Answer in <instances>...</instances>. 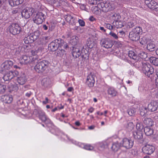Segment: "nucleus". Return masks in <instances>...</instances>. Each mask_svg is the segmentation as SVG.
Here are the masks:
<instances>
[{
	"label": "nucleus",
	"mask_w": 158,
	"mask_h": 158,
	"mask_svg": "<svg viewBox=\"0 0 158 158\" xmlns=\"http://www.w3.org/2000/svg\"><path fill=\"white\" fill-rule=\"evenodd\" d=\"M138 63L140 65L142 64V69L145 74L149 77L152 80L154 79V69L148 63L142 62L138 61L136 62V64Z\"/></svg>",
	"instance_id": "f257e3e1"
},
{
	"label": "nucleus",
	"mask_w": 158,
	"mask_h": 158,
	"mask_svg": "<svg viewBox=\"0 0 158 158\" xmlns=\"http://www.w3.org/2000/svg\"><path fill=\"white\" fill-rule=\"evenodd\" d=\"M60 47H62L63 48H66L68 47L67 43L63 40L59 38L51 42L48 45V48L51 51H55L57 50Z\"/></svg>",
	"instance_id": "f03ea898"
},
{
	"label": "nucleus",
	"mask_w": 158,
	"mask_h": 158,
	"mask_svg": "<svg viewBox=\"0 0 158 158\" xmlns=\"http://www.w3.org/2000/svg\"><path fill=\"white\" fill-rule=\"evenodd\" d=\"M116 3L112 1L109 2H101L97 5V6L104 12H106L113 10L115 8Z\"/></svg>",
	"instance_id": "7ed1b4c3"
},
{
	"label": "nucleus",
	"mask_w": 158,
	"mask_h": 158,
	"mask_svg": "<svg viewBox=\"0 0 158 158\" xmlns=\"http://www.w3.org/2000/svg\"><path fill=\"white\" fill-rule=\"evenodd\" d=\"M143 30L142 27L138 26L133 29L129 34L130 38L133 41H137L140 37V35L142 34Z\"/></svg>",
	"instance_id": "20e7f679"
},
{
	"label": "nucleus",
	"mask_w": 158,
	"mask_h": 158,
	"mask_svg": "<svg viewBox=\"0 0 158 158\" xmlns=\"http://www.w3.org/2000/svg\"><path fill=\"white\" fill-rule=\"evenodd\" d=\"M37 63L34 67V69L39 73H42L48 69L49 65V63L48 61L43 60Z\"/></svg>",
	"instance_id": "39448f33"
},
{
	"label": "nucleus",
	"mask_w": 158,
	"mask_h": 158,
	"mask_svg": "<svg viewBox=\"0 0 158 158\" xmlns=\"http://www.w3.org/2000/svg\"><path fill=\"white\" fill-rule=\"evenodd\" d=\"M22 62L25 64H34L38 61V58L37 56H27L24 55L21 59Z\"/></svg>",
	"instance_id": "423d86ee"
},
{
	"label": "nucleus",
	"mask_w": 158,
	"mask_h": 158,
	"mask_svg": "<svg viewBox=\"0 0 158 158\" xmlns=\"http://www.w3.org/2000/svg\"><path fill=\"white\" fill-rule=\"evenodd\" d=\"M44 14L42 12H38L34 15L33 21L37 24H41L44 19Z\"/></svg>",
	"instance_id": "0eeeda50"
},
{
	"label": "nucleus",
	"mask_w": 158,
	"mask_h": 158,
	"mask_svg": "<svg viewBox=\"0 0 158 158\" xmlns=\"http://www.w3.org/2000/svg\"><path fill=\"white\" fill-rule=\"evenodd\" d=\"M13 65V62L10 60H7L4 61L1 65L2 69L0 70V76H1V74H3L5 73V70L10 69Z\"/></svg>",
	"instance_id": "6e6552de"
},
{
	"label": "nucleus",
	"mask_w": 158,
	"mask_h": 158,
	"mask_svg": "<svg viewBox=\"0 0 158 158\" xmlns=\"http://www.w3.org/2000/svg\"><path fill=\"white\" fill-rule=\"evenodd\" d=\"M19 73L17 71H10L7 72L2 77L4 81H8L11 80L14 77L17 76Z\"/></svg>",
	"instance_id": "1a4fd4ad"
},
{
	"label": "nucleus",
	"mask_w": 158,
	"mask_h": 158,
	"mask_svg": "<svg viewBox=\"0 0 158 158\" xmlns=\"http://www.w3.org/2000/svg\"><path fill=\"white\" fill-rule=\"evenodd\" d=\"M100 44L102 47L106 48H111L113 43L111 40L108 38H102L100 41Z\"/></svg>",
	"instance_id": "9d476101"
},
{
	"label": "nucleus",
	"mask_w": 158,
	"mask_h": 158,
	"mask_svg": "<svg viewBox=\"0 0 158 158\" xmlns=\"http://www.w3.org/2000/svg\"><path fill=\"white\" fill-rule=\"evenodd\" d=\"M33 11L32 8L27 7L23 10L21 12L22 16L25 19H28L32 15Z\"/></svg>",
	"instance_id": "9b49d317"
},
{
	"label": "nucleus",
	"mask_w": 158,
	"mask_h": 158,
	"mask_svg": "<svg viewBox=\"0 0 158 158\" xmlns=\"http://www.w3.org/2000/svg\"><path fill=\"white\" fill-rule=\"evenodd\" d=\"M40 119L43 122H45L46 124H48L51 123V121L48 118H47L45 113L43 110L40 109L36 110Z\"/></svg>",
	"instance_id": "f8f14e48"
},
{
	"label": "nucleus",
	"mask_w": 158,
	"mask_h": 158,
	"mask_svg": "<svg viewBox=\"0 0 158 158\" xmlns=\"http://www.w3.org/2000/svg\"><path fill=\"white\" fill-rule=\"evenodd\" d=\"M10 32L13 35L19 33L21 31V27L17 24L13 23L9 27Z\"/></svg>",
	"instance_id": "ddd939ff"
},
{
	"label": "nucleus",
	"mask_w": 158,
	"mask_h": 158,
	"mask_svg": "<svg viewBox=\"0 0 158 158\" xmlns=\"http://www.w3.org/2000/svg\"><path fill=\"white\" fill-rule=\"evenodd\" d=\"M122 146L127 149H129L131 148L133 145V141L131 139L127 138H124L121 143Z\"/></svg>",
	"instance_id": "4468645a"
},
{
	"label": "nucleus",
	"mask_w": 158,
	"mask_h": 158,
	"mask_svg": "<svg viewBox=\"0 0 158 158\" xmlns=\"http://www.w3.org/2000/svg\"><path fill=\"white\" fill-rule=\"evenodd\" d=\"M142 150L144 153L150 155L154 152L155 148L152 145L147 144L142 148Z\"/></svg>",
	"instance_id": "2eb2a0df"
},
{
	"label": "nucleus",
	"mask_w": 158,
	"mask_h": 158,
	"mask_svg": "<svg viewBox=\"0 0 158 158\" xmlns=\"http://www.w3.org/2000/svg\"><path fill=\"white\" fill-rule=\"evenodd\" d=\"M72 55L75 58H78L80 56L82 58H83L84 57L82 52L81 51L80 49L77 48H73Z\"/></svg>",
	"instance_id": "dca6fc26"
},
{
	"label": "nucleus",
	"mask_w": 158,
	"mask_h": 158,
	"mask_svg": "<svg viewBox=\"0 0 158 158\" xmlns=\"http://www.w3.org/2000/svg\"><path fill=\"white\" fill-rule=\"evenodd\" d=\"M158 108V102L156 101H152L148 105L147 110L151 112L156 111Z\"/></svg>",
	"instance_id": "f3484780"
},
{
	"label": "nucleus",
	"mask_w": 158,
	"mask_h": 158,
	"mask_svg": "<svg viewBox=\"0 0 158 158\" xmlns=\"http://www.w3.org/2000/svg\"><path fill=\"white\" fill-rule=\"evenodd\" d=\"M107 93L108 95L112 97H116L118 94V93L116 90L112 87L108 88L107 90Z\"/></svg>",
	"instance_id": "a211bd4d"
},
{
	"label": "nucleus",
	"mask_w": 158,
	"mask_h": 158,
	"mask_svg": "<svg viewBox=\"0 0 158 158\" xmlns=\"http://www.w3.org/2000/svg\"><path fill=\"white\" fill-rule=\"evenodd\" d=\"M65 49L63 48L62 47H60L55 52V55L58 57H62L65 54V51L64 50Z\"/></svg>",
	"instance_id": "6ab92c4d"
},
{
	"label": "nucleus",
	"mask_w": 158,
	"mask_h": 158,
	"mask_svg": "<svg viewBox=\"0 0 158 158\" xmlns=\"http://www.w3.org/2000/svg\"><path fill=\"white\" fill-rule=\"evenodd\" d=\"M133 137L136 139H141L143 138L142 131H137L133 132Z\"/></svg>",
	"instance_id": "aec40b11"
},
{
	"label": "nucleus",
	"mask_w": 158,
	"mask_h": 158,
	"mask_svg": "<svg viewBox=\"0 0 158 158\" xmlns=\"http://www.w3.org/2000/svg\"><path fill=\"white\" fill-rule=\"evenodd\" d=\"M18 83L21 85H24L26 82L27 80L25 75L22 74L20 77H18L17 79Z\"/></svg>",
	"instance_id": "412c9836"
},
{
	"label": "nucleus",
	"mask_w": 158,
	"mask_h": 158,
	"mask_svg": "<svg viewBox=\"0 0 158 158\" xmlns=\"http://www.w3.org/2000/svg\"><path fill=\"white\" fill-rule=\"evenodd\" d=\"M3 101L6 103H10L12 102L13 98L11 95H5L2 97Z\"/></svg>",
	"instance_id": "4be33fe9"
},
{
	"label": "nucleus",
	"mask_w": 158,
	"mask_h": 158,
	"mask_svg": "<svg viewBox=\"0 0 158 158\" xmlns=\"http://www.w3.org/2000/svg\"><path fill=\"white\" fill-rule=\"evenodd\" d=\"M24 0H9V4L12 6H17L22 3Z\"/></svg>",
	"instance_id": "5701e85b"
},
{
	"label": "nucleus",
	"mask_w": 158,
	"mask_h": 158,
	"mask_svg": "<svg viewBox=\"0 0 158 158\" xmlns=\"http://www.w3.org/2000/svg\"><path fill=\"white\" fill-rule=\"evenodd\" d=\"M51 83L50 79L48 78H44L43 79L41 82L42 85L45 87H47Z\"/></svg>",
	"instance_id": "b1692460"
},
{
	"label": "nucleus",
	"mask_w": 158,
	"mask_h": 158,
	"mask_svg": "<svg viewBox=\"0 0 158 158\" xmlns=\"http://www.w3.org/2000/svg\"><path fill=\"white\" fill-rule=\"evenodd\" d=\"M149 8L157 11L158 9V4L154 0H152L148 6Z\"/></svg>",
	"instance_id": "393cba45"
},
{
	"label": "nucleus",
	"mask_w": 158,
	"mask_h": 158,
	"mask_svg": "<svg viewBox=\"0 0 158 158\" xmlns=\"http://www.w3.org/2000/svg\"><path fill=\"white\" fill-rule=\"evenodd\" d=\"M42 52V48H39L37 49L32 50L31 51L32 55H33V56H37L41 55Z\"/></svg>",
	"instance_id": "a878e982"
},
{
	"label": "nucleus",
	"mask_w": 158,
	"mask_h": 158,
	"mask_svg": "<svg viewBox=\"0 0 158 158\" xmlns=\"http://www.w3.org/2000/svg\"><path fill=\"white\" fill-rule=\"evenodd\" d=\"M144 131L145 135L148 136H150L153 133V130L148 127H146L144 128Z\"/></svg>",
	"instance_id": "bb28decb"
},
{
	"label": "nucleus",
	"mask_w": 158,
	"mask_h": 158,
	"mask_svg": "<svg viewBox=\"0 0 158 158\" xmlns=\"http://www.w3.org/2000/svg\"><path fill=\"white\" fill-rule=\"evenodd\" d=\"M147 48L150 51H153L155 50V45L153 41H150L148 43L147 46Z\"/></svg>",
	"instance_id": "cd10ccee"
},
{
	"label": "nucleus",
	"mask_w": 158,
	"mask_h": 158,
	"mask_svg": "<svg viewBox=\"0 0 158 158\" xmlns=\"http://www.w3.org/2000/svg\"><path fill=\"white\" fill-rule=\"evenodd\" d=\"M121 146L122 144L117 142H115L112 144L111 148L113 151L115 152L118 151Z\"/></svg>",
	"instance_id": "c85d7f7f"
},
{
	"label": "nucleus",
	"mask_w": 158,
	"mask_h": 158,
	"mask_svg": "<svg viewBox=\"0 0 158 158\" xmlns=\"http://www.w3.org/2000/svg\"><path fill=\"white\" fill-rule=\"evenodd\" d=\"M110 17L112 19L114 20V22H115L119 20L121 17L119 14L113 13L110 14Z\"/></svg>",
	"instance_id": "c756f323"
},
{
	"label": "nucleus",
	"mask_w": 158,
	"mask_h": 158,
	"mask_svg": "<svg viewBox=\"0 0 158 158\" xmlns=\"http://www.w3.org/2000/svg\"><path fill=\"white\" fill-rule=\"evenodd\" d=\"M143 123L148 126H152L153 125V122L152 120L150 118H145L143 121Z\"/></svg>",
	"instance_id": "7c9ffc66"
},
{
	"label": "nucleus",
	"mask_w": 158,
	"mask_h": 158,
	"mask_svg": "<svg viewBox=\"0 0 158 158\" xmlns=\"http://www.w3.org/2000/svg\"><path fill=\"white\" fill-rule=\"evenodd\" d=\"M113 23L114 24V25L117 28H122L123 27L124 25L123 22L120 20L113 22Z\"/></svg>",
	"instance_id": "2f4dec72"
},
{
	"label": "nucleus",
	"mask_w": 158,
	"mask_h": 158,
	"mask_svg": "<svg viewBox=\"0 0 158 158\" xmlns=\"http://www.w3.org/2000/svg\"><path fill=\"white\" fill-rule=\"evenodd\" d=\"M150 62L155 66H158V58L151 57L150 59Z\"/></svg>",
	"instance_id": "473e14b6"
},
{
	"label": "nucleus",
	"mask_w": 158,
	"mask_h": 158,
	"mask_svg": "<svg viewBox=\"0 0 158 158\" xmlns=\"http://www.w3.org/2000/svg\"><path fill=\"white\" fill-rule=\"evenodd\" d=\"M35 40H36L40 36V31H36L31 34Z\"/></svg>",
	"instance_id": "72a5a7b5"
},
{
	"label": "nucleus",
	"mask_w": 158,
	"mask_h": 158,
	"mask_svg": "<svg viewBox=\"0 0 158 158\" xmlns=\"http://www.w3.org/2000/svg\"><path fill=\"white\" fill-rule=\"evenodd\" d=\"M137 22L135 19L131 20V21L128 22L127 26L129 28H132L137 24Z\"/></svg>",
	"instance_id": "f704fd0d"
},
{
	"label": "nucleus",
	"mask_w": 158,
	"mask_h": 158,
	"mask_svg": "<svg viewBox=\"0 0 158 158\" xmlns=\"http://www.w3.org/2000/svg\"><path fill=\"white\" fill-rule=\"evenodd\" d=\"M129 56L132 58V59L136 60H137V56L134 53V52L132 51H130L128 54Z\"/></svg>",
	"instance_id": "c9c22d12"
},
{
	"label": "nucleus",
	"mask_w": 158,
	"mask_h": 158,
	"mask_svg": "<svg viewBox=\"0 0 158 158\" xmlns=\"http://www.w3.org/2000/svg\"><path fill=\"white\" fill-rule=\"evenodd\" d=\"M95 75L94 73H91L87 76V80H89L92 81H95L94 78Z\"/></svg>",
	"instance_id": "e433bc0d"
},
{
	"label": "nucleus",
	"mask_w": 158,
	"mask_h": 158,
	"mask_svg": "<svg viewBox=\"0 0 158 158\" xmlns=\"http://www.w3.org/2000/svg\"><path fill=\"white\" fill-rule=\"evenodd\" d=\"M73 40L72 41V45H76L78 42V37L76 35L73 36Z\"/></svg>",
	"instance_id": "4c0bfd02"
},
{
	"label": "nucleus",
	"mask_w": 158,
	"mask_h": 158,
	"mask_svg": "<svg viewBox=\"0 0 158 158\" xmlns=\"http://www.w3.org/2000/svg\"><path fill=\"white\" fill-rule=\"evenodd\" d=\"M86 83L88 86L89 87H92L94 86L95 83V81H90L89 80H87Z\"/></svg>",
	"instance_id": "58836bf2"
},
{
	"label": "nucleus",
	"mask_w": 158,
	"mask_h": 158,
	"mask_svg": "<svg viewBox=\"0 0 158 158\" xmlns=\"http://www.w3.org/2000/svg\"><path fill=\"white\" fill-rule=\"evenodd\" d=\"M84 148L88 150H92L94 149V147L90 144H87L84 146Z\"/></svg>",
	"instance_id": "ea45409f"
},
{
	"label": "nucleus",
	"mask_w": 158,
	"mask_h": 158,
	"mask_svg": "<svg viewBox=\"0 0 158 158\" xmlns=\"http://www.w3.org/2000/svg\"><path fill=\"white\" fill-rule=\"evenodd\" d=\"M64 18L69 23H70L71 19H73V17L69 14L65 16Z\"/></svg>",
	"instance_id": "a19ab883"
},
{
	"label": "nucleus",
	"mask_w": 158,
	"mask_h": 158,
	"mask_svg": "<svg viewBox=\"0 0 158 158\" xmlns=\"http://www.w3.org/2000/svg\"><path fill=\"white\" fill-rule=\"evenodd\" d=\"M6 89L5 85L0 84V93L2 94L5 92Z\"/></svg>",
	"instance_id": "79ce46f5"
},
{
	"label": "nucleus",
	"mask_w": 158,
	"mask_h": 158,
	"mask_svg": "<svg viewBox=\"0 0 158 158\" xmlns=\"http://www.w3.org/2000/svg\"><path fill=\"white\" fill-rule=\"evenodd\" d=\"M136 127L137 131H142V130H143V127L142 124L138 123L136 124Z\"/></svg>",
	"instance_id": "37998d69"
},
{
	"label": "nucleus",
	"mask_w": 158,
	"mask_h": 158,
	"mask_svg": "<svg viewBox=\"0 0 158 158\" xmlns=\"http://www.w3.org/2000/svg\"><path fill=\"white\" fill-rule=\"evenodd\" d=\"M139 57L142 59H146L147 56V54L143 52H141L139 54Z\"/></svg>",
	"instance_id": "c03bdc74"
},
{
	"label": "nucleus",
	"mask_w": 158,
	"mask_h": 158,
	"mask_svg": "<svg viewBox=\"0 0 158 158\" xmlns=\"http://www.w3.org/2000/svg\"><path fill=\"white\" fill-rule=\"evenodd\" d=\"M148 110L146 107H143V109L140 111V114L141 116H144L145 114L147 113Z\"/></svg>",
	"instance_id": "a18cd8bd"
},
{
	"label": "nucleus",
	"mask_w": 158,
	"mask_h": 158,
	"mask_svg": "<svg viewBox=\"0 0 158 158\" xmlns=\"http://www.w3.org/2000/svg\"><path fill=\"white\" fill-rule=\"evenodd\" d=\"M109 35H111L113 39L115 40H117L118 38L117 35L113 32L111 31L109 34Z\"/></svg>",
	"instance_id": "49530a36"
},
{
	"label": "nucleus",
	"mask_w": 158,
	"mask_h": 158,
	"mask_svg": "<svg viewBox=\"0 0 158 158\" xmlns=\"http://www.w3.org/2000/svg\"><path fill=\"white\" fill-rule=\"evenodd\" d=\"M99 144L100 147L102 148H105L107 146V144L105 141L100 143Z\"/></svg>",
	"instance_id": "de8ad7c7"
},
{
	"label": "nucleus",
	"mask_w": 158,
	"mask_h": 158,
	"mask_svg": "<svg viewBox=\"0 0 158 158\" xmlns=\"http://www.w3.org/2000/svg\"><path fill=\"white\" fill-rule=\"evenodd\" d=\"M135 112L134 110L132 109H130L128 110V113L130 116H132L135 113Z\"/></svg>",
	"instance_id": "09e8293b"
},
{
	"label": "nucleus",
	"mask_w": 158,
	"mask_h": 158,
	"mask_svg": "<svg viewBox=\"0 0 158 158\" xmlns=\"http://www.w3.org/2000/svg\"><path fill=\"white\" fill-rule=\"evenodd\" d=\"M27 37H28V40H29L30 43H32L35 40L31 34H30V35L28 36Z\"/></svg>",
	"instance_id": "8fccbe9b"
},
{
	"label": "nucleus",
	"mask_w": 158,
	"mask_h": 158,
	"mask_svg": "<svg viewBox=\"0 0 158 158\" xmlns=\"http://www.w3.org/2000/svg\"><path fill=\"white\" fill-rule=\"evenodd\" d=\"M78 21L81 26L83 27L85 25V22L83 20L79 19Z\"/></svg>",
	"instance_id": "3c124183"
},
{
	"label": "nucleus",
	"mask_w": 158,
	"mask_h": 158,
	"mask_svg": "<svg viewBox=\"0 0 158 158\" xmlns=\"http://www.w3.org/2000/svg\"><path fill=\"white\" fill-rule=\"evenodd\" d=\"M152 0H145V3L147 6H148Z\"/></svg>",
	"instance_id": "603ef678"
},
{
	"label": "nucleus",
	"mask_w": 158,
	"mask_h": 158,
	"mask_svg": "<svg viewBox=\"0 0 158 158\" xmlns=\"http://www.w3.org/2000/svg\"><path fill=\"white\" fill-rule=\"evenodd\" d=\"M142 40L140 42V43L142 44V45H144L145 44H146L147 43V41H145L144 40H146V38H145V37H144L142 39Z\"/></svg>",
	"instance_id": "864d4df0"
},
{
	"label": "nucleus",
	"mask_w": 158,
	"mask_h": 158,
	"mask_svg": "<svg viewBox=\"0 0 158 158\" xmlns=\"http://www.w3.org/2000/svg\"><path fill=\"white\" fill-rule=\"evenodd\" d=\"M28 40V39L27 37H25L23 39L24 41L26 44H28L29 43H30V42Z\"/></svg>",
	"instance_id": "5fc2aeb1"
},
{
	"label": "nucleus",
	"mask_w": 158,
	"mask_h": 158,
	"mask_svg": "<svg viewBox=\"0 0 158 158\" xmlns=\"http://www.w3.org/2000/svg\"><path fill=\"white\" fill-rule=\"evenodd\" d=\"M106 27L107 28L110 30H112L113 28L112 26L110 24H107L106 25Z\"/></svg>",
	"instance_id": "6e6d98bb"
},
{
	"label": "nucleus",
	"mask_w": 158,
	"mask_h": 158,
	"mask_svg": "<svg viewBox=\"0 0 158 158\" xmlns=\"http://www.w3.org/2000/svg\"><path fill=\"white\" fill-rule=\"evenodd\" d=\"M32 94V92L31 91H29L25 94V96L27 97H29Z\"/></svg>",
	"instance_id": "4d7b16f0"
},
{
	"label": "nucleus",
	"mask_w": 158,
	"mask_h": 158,
	"mask_svg": "<svg viewBox=\"0 0 158 158\" xmlns=\"http://www.w3.org/2000/svg\"><path fill=\"white\" fill-rule=\"evenodd\" d=\"M19 9L18 8H16L12 10V13L13 14H15L17 13L19 11Z\"/></svg>",
	"instance_id": "13d9d810"
},
{
	"label": "nucleus",
	"mask_w": 158,
	"mask_h": 158,
	"mask_svg": "<svg viewBox=\"0 0 158 158\" xmlns=\"http://www.w3.org/2000/svg\"><path fill=\"white\" fill-rule=\"evenodd\" d=\"M94 109L92 107H91L88 109V111L91 113H92L94 111Z\"/></svg>",
	"instance_id": "bf43d9fd"
},
{
	"label": "nucleus",
	"mask_w": 158,
	"mask_h": 158,
	"mask_svg": "<svg viewBox=\"0 0 158 158\" xmlns=\"http://www.w3.org/2000/svg\"><path fill=\"white\" fill-rule=\"evenodd\" d=\"M13 89L14 90H16V91L19 88H18V86H17V85H14Z\"/></svg>",
	"instance_id": "052dcab7"
},
{
	"label": "nucleus",
	"mask_w": 158,
	"mask_h": 158,
	"mask_svg": "<svg viewBox=\"0 0 158 158\" xmlns=\"http://www.w3.org/2000/svg\"><path fill=\"white\" fill-rule=\"evenodd\" d=\"M48 98L47 97H46L45 98V101H43V103L44 104H46L47 103H48Z\"/></svg>",
	"instance_id": "680f3d73"
},
{
	"label": "nucleus",
	"mask_w": 158,
	"mask_h": 158,
	"mask_svg": "<svg viewBox=\"0 0 158 158\" xmlns=\"http://www.w3.org/2000/svg\"><path fill=\"white\" fill-rule=\"evenodd\" d=\"M154 79H155V83L156 85L158 86V77L156 78V77H154Z\"/></svg>",
	"instance_id": "e2e57ef3"
},
{
	"label": "nucleus",
	"mask_w": 158,
	"mask_h": 158,
	"mask_svg": "<svg viewBox=\"0 0 158 158\" xmlns=\"http://www.w3.org/2000/svg\"><path fill=\"white\" fill-rule=\"evenodd\" d=\"M89 19L90 21H93L94 20H95V19L93 16H91L90 17Z\"/></svg>",
	"instance_id": "0e129e2a"
},
{
	"label": "nucleus",
	"mask_w": 158,
	"mask_h": 158,
	"mask_svg": "<svg viewBox=\"0 0 158 158\" xmlns=\"http://www.w3.org/2000/svg\"><path fill=\"white\" fill-rule=\"evenodd\" d=\"M43 28L44 30H46L48 29V27L45 24H44L43 25Z\"/></svg>",
	"instance_id": "69168bd1"
},
{
	"label": "nucleus",
	"mask_w": 158,
	"mask_h": 158,
	"mask_svg": "<svg viewBox=\"0 0 158 158\" xmlns=\"http://www.w3.org/2000/svg\"><path fill=\"white\" fill-rule=\"evenodd\" d=\"M73 88L72 87H69L68 89H67V90L68 91H69V92H71L73 90Z\"/></svg>",
	"instance_id": "338daca9"
},
{
	"label": "nucleus",
	"mask_w": 158,
	"mask_h": 158,
	"mask_svg": "<svg viewBox=\"0 0 158 158\" xmlns=\"http://www.w3.org/2000/svg\"><path fill=\"white\" fill-rule=\"evenodd\" d=\"M100 29L103 31V32H105L106 31V30L104 29V27H100Z\"/></svg>",
	"instance_id": "774afa93"
}]
</instances>
